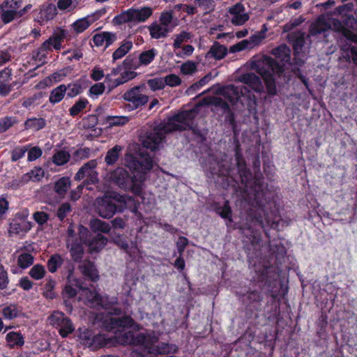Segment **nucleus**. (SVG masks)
Returning <instances> with one entry per match:
<instances>
[{"mask_svg": "<svg viewBox=\"0 0 357 357\" xmlns=\"http://www.w3.org/2000/svg\"><path fill=\"white\" fill-rule=\"evenodd\" d=\"M206 93L210 95L205 97L194 108L183 110L169 118L167 122L160 123L151 132L142 138L143 147L153 151L158 149L167 133L175 130H185L192 127L194 118L198 113V107L203 105L220 106L222 103L223 86L218 84L199 93L197 97Z\"/></svg>", "mask_w": 357, "mask_h": 357, "instance_id": "obj_1", "label": "nucleus"}, {"mask_svg": "<svg viewBox=\"0 0 357 357\" xmlns=\"http://www.w3.org/2000/svg\"><path fill=\"white\" fill-rule=\"evenodd\" d=\"M258 188L255 185L252 195H249L248 199L251 201L252 207L249 209L248 213V226L243 228L242 233L245 238L243 243L245 244L250 243L253 250H257L259 244L261 241V234L257 227H264L265 225H270L271 227H276L282 220L278 217L275 213L271 211L270 213L267 211L271 209V204L267 203L265 204L262 198L265 196L263 190H257Z\"/></svg>", "mask_w": 357, "mask_h": 357, "instance_id": "obj_2", "label": "nucleus"}, {"mask_svg": "<svg viewBox=\"0 0 357 357\" xmlns=\"http://www.w3.org/2000/svg\"><path fill=\"white\" fill-rule=\"evenodd\" d=\"M124 164L132 176L124 168L118 167L112 172L111 179L120 188L139 195L146 175L153 167V160L150 155L140 151L139 159L131 154L126 155Z\"/></svg>", "mask_w": 357, "mask_h": 357, "instance_id": "obj_3", "label": "nucleus"}, {"mask_svg": "<svg viewBox=\"0 0 357 357\" xmlns=\"http://www.w3.org/2000/svg\"><path fill=\"white\" fill-rule=\"evenodd\" d=\"M254 68L263 77L268 94L275 95L277 89L274 75H280L284 72L282 66L273 58L264 56L255 62Z\"/></svg>", "mask_w": 357, "mask_h": 357, "instance_id": "obj_4", "label": "nucleus"}, {"mask_svg": "<svg viewBox=\"0 0 357 357\" xmlns=\"http://www.w3.org/2000/svg\"><path fill=\"white\" fill-rule=\"evenodd\" d=\"M328 29L341 33L346 40L357 43V34L347 29L340 20L335 19H329L326 21L324 17H319L311 24L310 34L311 36L320 34Z\"/></svg>", "mask_w": 357, "mask_h": 357, "instance_id": "obj_5", "label": "nucleus"}, {"mask_svg": "<svg viewBox=\"0 0 357 357\" xmlns=\"http://www.w3.org/2000/svg\"><path fill=\"white\" fill-rule=\"evenodd\" d=\"M22 0H6L0 7V16L2 21L7 24L22 16L29 9L30 4L22 8Z\"/></svg>", "mask_w": 357, "mask_h": 357, "instance_id": "obj_6", "label": "nucleus"}, {"mask_svg": "<svg viewBox=\"0 0 357 357\" xmlns=\"http://www.w3.org/2000/svg\"><path fill=\"white\" fill-rule=\"evenodd\" d=\"M151 15L152 9L149 7H143L141 9L130 8L116 16L114 21L117 24L142 22L146 20Z\"/></svg>", "mask_w": 357, "mask_h": 357, "instance_id": "obj_7", "label": "nucleus"}, {"mask_svg": "<svg viewBox=\"0 0 357 357\" xmlns=\"http://www.w3.org/2000/svg\"><path fill=\"white\" fill-rule=\"evenodd\" d=\"M146 87L144 84L135 86L123 94V98L131 102L132 107L137 109L147 103L149 96L146 94Z\"/></svg>", "mask_w": 357, "mask_h": 357, "instance_id": "obj_8", "label": "nucleus"}, {"mask_svg": "<svg viewBox=\"0 0 357 357\" xmlns=\"http://www.w3.org/2000/svg\"><path fill=\"white\" fill-rule=\"evenodd\" d=\"M49 321L51 325L59 328V333L63 337L74 331L71 321L63 312H54L49 317Z\"/></svg>", "mask_w": 357, "mask_h": 357, "instance_id": "obj_9", "label": "nucleus"}, {"mask_svg": "<svg viewBox=\"0 0 357 357\" xmlns=\"http://www.w3.org/2000/svg\"><path fill=\"white\" fill-rule=\"evenodd\" d=\"M96 211L102 218L109 219L116 213L117 207L111 197L97 198L95 202Z\"/></svg>", "mask_w": 357, "mask_h": 357, "instance_id": "obj_10", "label": "nucleus"}, {"mask_svg": "<svg viewBox=\"0 0 357 357\" xmlns=\"http://www.w3.org/2000/svg\"><path fill=\"white\" fill-rule=\"evenodd\" d=\"M74 284L80 289H82L84 292L86 297V303L91 307L101 306L104 308H107V304L106 299L107 298L102 297L99 295L96 291L89 290L86 288H84L82 286V282L78 279L73 280Z\"/></svg>", "mask_w": 357, "mask_h": 357, "instance_id": "obj_11", "label": "nucleus"}, {"mask_svg": "<svg viewBox=\"0 0 357 357\" xmlns=\"http://www.w3.org/2000/svg\"><path fill=\"white\" fill-rule=\"evenodd\" d=\"M27 214H17L10 223L8 233L10 235L25 234L32 228V223L26 220Z\"/></svg>", "mask_w": 357, "mask_h": 357, "instance_id": "obj_12", "label": "nucleus"}, {"mask_svg": "<svg viewBox=\"0 0 357 357\" xmlns=\"http://www.w3.org/2000/svg\"><path fill=\"white\" fill-rule=\"evenodd\" d=\"M237 294L246 306L256 310H258L261 307L262 296L257 291L245 288L238 291Z\"/></svg>", "mask_w": 357, "mask_h": 357, "instance_id": "obj_13", "label": "nucleus"}, {"mask_svg": "<svg viewBox=\"0 0 357 357\" xmlns=\"http://www.w3.org/2000/svg\"><path fill=\"white\" fill-rule=\"evenodd\" d=\"M96 166L97 162L96 160H89L78 170L75 176V180L80 181L86 177L91 183H96L98 181V173L96 171Z\"/></svg>", "mask_w": 357, "mask_h": 357, "instance_id": "obj_14", "label": "nucleus"}, {"mask_svg": "<svg viewBox=\"0 0 357 357\" xmlns=\"http://www.w3.org/2000/svg\"><path fill=\"white\" fill-rule=\"evenodd\" d=\"M247 90L246 88H243L239 86L228 85L225 86V114L229 112V105L227 102L231 104H234L240 98L241 96H243Z\"/></svg>", "mask_w": 357, "mask_h": 357, "instance_id": "obj_15", "label": "nucleus"}, {"mask_svg": "<svg viewBox=\"0 0 357 357\" xmlns=\"http://www.w3.org/2000/svg\"><path fill=\"white\" fill-rule=\"evenodd\" d=\"M87 229L84 227H81L79 228V234H80V242L75 241L72 243H68L67 246L70 249V252L71 254V257L75 261H79L84 255V250L81 242H84L85 241V235L87 234Z\"/></svg>", "mask_w": 357, "mask_h": 357, "instance_id": "obj_16", "label": "nucleus"}, {"mask_svg": "<svg viewBox=\"0 0 357 357\" xmlns=\"http://www.w3.org/2000/svg\"><path fill=\"white\" fill-rule=\"evenodd\" d=\"M249 266L250 271L255 273L252 276V278L255 280L261 282L267 280L268 274L269 273L270 270L272 269L271 267L261 264V261H259V263L257 264L255 260H250Z\"/></svg>", "mask_w": 357, "mask_h": 357, "instance_id": "obj_17", "label": "nucleus"}, {"mask_svg": "<svg viewBox=\"0 0 357 357\" xmlns=\"http://www.w3.org/2000/svg\"><path fill=\"white\" fill-rule=\"evenodd\" d=\"M239 80L256 92H261L264 89L261 79L254 73L243 74L240 77Z\"/></svg>", "mask_w": 357, "mask_h": 357, "instance_id": "obj_18", "label": "nucleus"}, {"mask_svg": "<svg viewBox=\"0 0 357 357\" xmlns=\"http://www.w3.org/2000/svg\"><path fill=\"white\" fill-rule=\"evenodd\" d=\"M290 49L286 45H282L272 50V54L275 56L277 62L282 66V68L286 63L290 61Z\"/></svg>", "mask_w": 357, "mask_h": 357, "instance_id": "obj_19", "label": "nucleus"}, {"mask_svg": "<svg viewBox=\"0 0 357 357\" xmlns=\"http://www.w3.org/2000/svg\"><path fill=\"white\" fill-rule=\"evenodd\" d=\"M81 273L85 276L89 278L93 281L98 279L97 271L94 265L89 260H84L81 261L78 266Z\"/></svg>", "mask_w": 357, "mask_h": 357, "instance_id": "obj_20", "label": "nucleus"}, {"mask_svg": "<svg viewBox=\"0 0 357 357\" xmlns=\"http://www.w3.org/2000/svg\"><path fill=\"white\" fill-rule=\"evenodd\" d=\"M107 238L102 234H98L89 243V250L91 253L101 250L107 243Z\"/></svg>", "mask_w": 357, "mask_h": 357, "instance_id": "obj_21", "label": "nucleus"}, {"mask_svg": "<svg viewBox=\"0 0 357 357\" xmlns=\"http://www.w3.org/2000/svg\"><path fill=\"white\" fill-rule=\"evenodd\" d=\"M89 227L93 232L99 231L104 234H108L112 229L109 223L98 218L91 220Z\"/></svg>", "mask_w": 357, "mask_h": 357, "instance_id": "obj_22", "label": "nucleus"}, {"mask_svg": "<svg viewBox=\"0 0 357 357\" xmlns=\"http://www.w3.org/2000/svg\"><path fill=\"white\" fill-rule=\"evenodd\" d=\"M70 179L69 177H62L54 183V190L59 196L64 197L70 187Z\"/></svg>", "mask_w": 357, "mask_h": 357, "instance_id": "obj_23", "label": "nucleus"}, {"mask_svg": "<svg viewBox=\"0 0 357 357\" xmlns=\"http://www.w3.org/2000/svg\"><path fill=\"white\" fill-rule=\"evenodd\" d=\"M149 29L151 37L156 39L165 38L170 31L169 27H166L161 24H153Z\"/></svg>", "mask_w": 357, "mask_h": 357, "instance_id": "obj_24", "label": "nucleus"}, {"mask_svg": "<svg viewBox=\"0 0 357 357\" xmlns=\"http://www.w3.org/2000/svg\"><path fill=\"white\" fill-rule=\"evenodd\" d=\"M67 91L66 85L60 84L57 87L54 88L50 93L49 97V101L52 104L59 102L63 100L64 96Z\"/></svg>", "mask_w": 357, "mask_h": 357, "instance_id": "obj_25", "label": "nucleus"}, {"mask_svg": "<svg viewBox=\"0 0 357 357\" xmlns=\"http://www.w3.org/2000/svg\"><path fill=\"white\" fill-rule=\"evenodd\" d=\"M105 344V339L100 335L93 336L91 339H88L87 342L84 343V345L91 350H97L103 347Z\"/></svg>", "mask_w": 357, "mask_h": 357, "instance_id": "obj_26", "label": "nucleus"}, {"mask_svg": "<svg viewBox=\"0 0 357 357\" xmlns=\"http://www.w3.org/2000/svg\"><path fill=\"white\" fill-rule=\"evenodd\" d=\"M122 150L121 146L116 145L109 149L105 158V161L108 165H113L119 158V153Z\"/></svg>", "mask_w": 357, "mask_h": 357, "instance_id": "obj_27", "label": "nucleus"}, {"mask_svg": "<svg viewBox=\"0 0 357 357\" xmlns=\"http://www.w3.org/2000/svg\"><path fill=\"white\" fill-rule=\"evenodd\" d=\"M46 125L45 120L43 118H31L25 121L24 126L26 129H32L39 130L43 128Z\"/></svg>", "mask_w": 357, "mask_h": 357, "instance_id": "obj_28", "label": "nucleus"}, {"mask_svg": "<svg viewBox=\"0 0 357 357\" xmlns=\"http://www.w3.org/2000/svg\"><path fill=\"white\" fill-rule=\"evenodd\" d=\"M132 47L131 41H123L122 45L113 53L112 58L114 61L119 59L125 56Z\"/></svg>", "mask_w": 357, "mask_h": 357, "instance_id": "obj_29", "label": "nucleus"}, {"mask_svg": "<svg viewBox=\"0 0 357 357\" xmlns=\"http://www.w3.org/2000/svg\"><path fill=\"white\" fill-rule=\"evenodd\" d=\"M40 13L46 20H52L56 15L57 8L53 3H45L43 5Z\"/></svg>", "mask_w": 357, "mask_h": 357, "instance_id": "obj_30", "label": "nucleus"}, {"mask_svg": "<svg viewBox=\"0 0 357 357\" xmlns=\"http://www.w3.org/2000/svg\"><path fill=\"white\" fill-rule=\"evenodd\" d=\"M6 341L10 347L15 346H22L24 344L23 337L17 333L10 332L6 335Z\"/></svg>", "mask_w": 357, "mask_h": 357, "instance_id": "obj_31", "label": "nucleus"}, {"mask_svg": "<svg viewBox=\"0 0 357 357\" xmlns=\"http://www.w3.org/2000/svg\"><path fill=\"white\" fill-rule=\"evenodd\" d=\"M198 63L187 61L180 66L181 73L184 75H192L197 70Z\"/></svg>", "mask_w": 357, "mask_h": 357, "instance_id": "obj_32", "label": "nucleus"}, {"mask_svg": "<svg viewBox=\"0 0 357 357\" xmlns=\"http://www.w3.org/2000/svg\"><path fill=\"white\" fill-rule=\"evenodd\" d=\"M207 58H213L220 60L223 58V47L215 42L206 54Z\"/></svg>", "mask_w": 357, "mask_h": 357, "instance_id": "obj_33", "label": "nucleus"}, {"mask_svg": "<svg viewBox=\"0 0 357 357\" xmlns=\"http://www.w3.org/2000/svg\"><path fill=\"white\" fill-rule=\"evenodd\" d=\"M63 259L59 254L51 256L47 261V268L50 272L54 273L63 264Z\"/></svg>", "mask_w": 357, "mask_h": 357, "instance_id": "obj_34", "label": "nucleus"}, {"mask_svg": "<svg viewBox=\"0 0 357 357\" xmlns=\"http://www.w3.org/2000/svg\"><path fill=\"white\" fill-rule=\"evenodd\" d=\"M126 340H124L126 344H145L146 342V337L143 334H138L135 337L133 333L130 331L124 334Z\"/></svg>", "mask_w": 357, "mask_h": 357, "instance_id": "obj_35", "label": "nucleus"}, {"mask_svg": "<svg viewBox=\"0 0 357 357\" xmlns=\"http://www.w3.org/2000/svg\"><path fill=\"white\" fill-rule=\"evenodd\" d=\"M33 264V257L29 253H22L17 258V265L21 268H26Z\"/></svg>", "mask_w": 357, "mask_h": 357, "instance_id": "obj_36", "label": "nucleus"}, {"mask_svg": "<svg viewBox=\"0 0 357 357\" xmlns=\"http://www.w3.org/2000/svg\"><path fill=\"white\" fill-rule=\"evenodd\" d=\"M93 21L94 20H90L89 17H84L74 22L73 26L77 33H82L86 29Z\"/></svg>", "mask_w": 357, "mask_h": 357, "instance_id": "obj_37", "label": "nucleus"}, {"mask_svg": "<svg viewBox=\"0 0 357 357\" xmlns=\"http://www.w3.org/2000/svg\"><path fill=\"white\" fill-rule=\"evenodd\" d=\"M47 44H43L36 50L32 53V58L35 61L45 63V59L46 58V52L49 50L47 47Z\"/></svg>", "mask_w": 357, "mask_h": 357, "instance_id": "obj_38", "label": "nucleus"}, {"mask_svg": "<svg viewBox=\"0 0 357 357\" xmlns=\"http://www.w3.org/2000/svg\"><path fill=\"white\" fill-rule=\"evenodd\" d=\"M191 38V34L187 31H182L181 33L175 36L173 43L174 48H181L182 43L188 41Z\"/></svg>", "mask_w": 357, "mask_h": 357, "instance_id": "obj_39", "label": "nucleus"}, {"mask_svg": "<svg viewBox=\"0 0 357 357\" xmlns=\"http://www.w3.org/2000/svg\"><path fill=\"white\" fill-rule=\"evenodd\" d=\"M70 154L65 151H59L53 156V162L56 165H63L70 160Z\"/></svg>", "mask_w": 357, "mask_h": 357, "instance_id": "obj_40", "label": "nucleus"}, {"mask_svg": "<svg viewBox=\"0 0 357 357\" xmlns=\"http://www.w3.org/2000/svg\"><path fill=\"white\" fill-rule=\"evenodd\" d=\"M155 55L156 52L153 49L144 51L139 55V62L141 64L148 65L153 60Z\"/></svg>", "mask_w": 357, "mask_h": 357, "instance_id": "obj_41", "label": "nucleus"}, {"mask_svg": "<svg viewBox=\"0 0 357 357\" xmlns=\"http://www.w3.org/2000/svg\"><path fill=\"white\" fill-rule=\"evenodd\" d=\"M24 175L28 176L29 181H40L45 176L44 170L40 167H35L29 172L24 174Z\"/></svg>", "mask_w": 357, "mask_h": 357, "instance_id": "obj_42", "label": "nucleus"}, {"mask_svg": "<svg viewBox=\"0 0 357 357\" xmlns=\"http://www.w3.org/2000/svg\"><path fill=\"white\" fill-rule=\"evenodd\" d=\"M45 273L46 271L43 266L36 264L31 268L29 275L32 278L38 280L43 278Z\"/></svg>", "mask_w": 357, "mask_h": 357, "instance_id": "obj_43", "label": "nucleus"}, {"mask_svg": "<svg viewBox=\"0 0 357 357\" xmlns=\"http://www.w3.org/2000/svg\"><path fill=\"white\" fill-rule=\"evenodd\" d=\"M29 182V178L26 175H22L21 178H15L8 183V188L17 190Z\"/></svg>", "mask_w": 357, "mask_h": 357, "instance_id": "obj_44", "label": "nucleus"}, {"mask_svg": "<svg viewBox=\"0 0 357 357\" xmlns=\"http://www.w3.org/2000/svg\"><path fill=\"white\" fill-rule=\"evenodd\" d=\"M147 84L153 91L161 90L165 88L164 78L156 77L147 80Z\"/></svg>", "mask_w": 357, "mask_h": 357, "instance_id": "obj_45", "label": "nucleus"}, {"mask_svg": "<svg viewBox=\"0 0 357 357\" xmlns=\"http://www.w3.org/2000/svg\"><path fill=\"white\" fill-rule=\"evenodd\" d=\"M67 96L70 98L75 97L82 92V86L78 82L70 83L66 86Z\"/></svg>", "mask_w": 357, "mask_h": 357, "instance_id": "obj_46", "label": "nucleus"}, {"mask_svg": "<svg viewBox=\"0 0 357 357\" xmlns=\"http://www.w3.org/2000/svg\"><path fill=\"white\" fill-rule=\"evenodd\" d=\"M163 78L165 86L167 85L170 87H174L181 84V79L175 74H169Z\"/></svg>", "mask_w": 357, "mask_h": 357, "instance_id": "obj_47", "label": "nucleus"}, {"mask_svg": "<svg viewBox=\"0 0 357 357\" xmlns=\"http://www.w3.org/2000/svg\"><path fill=\"white\" fill-rule=\"evenodd\" d=\"M17 123L15 118L6 116L0 120V132H5Z\"/></svg>", "mask_w": 357, "mask_h": 357, "instance_id": "obj_48", "label": "nucleus"}, {"mask_svg": "<svg viewBox=\"0 0 357 357\" xmlns=\"http://www.w3.org/2000/svg\"><path fill=\"white\" fill-rule=\"evenodd\" d=\"M87 103V100L80 99L70 109V114L73 116L77 115L86 107Z\"/></svg>", "mask_w": 357, "mask_h": 357, "instance_id": "obj_49", "label": "nucleus"}, {"mask_svg": "<svg viewBox=\"0 0 357 357\" xmlns=\"http://www.w3.org/2000/svg\"><path fill=\"white\" fill-rule=\"evenodd\" d=\"M55 287V281L49 280L45 285L44 296L49 299H52L55 297V294L53 289Z\"/></svg>", "mask_w": 357, "mask_h": 357, "instance_id": "obj_50", "label": "nucleus"}, {"mask_svg": "<svg viewBox=\"0 0 357 357\" xmlns=\"http://www.w3.org/2000/svg\"><path fill=\"white\" fill-rule=\"evenodd\" d=\"M244 50H252L248 39L243 40L230 47L231 52H237Z\"/></svg>", "mask_w": 357, "mask_h": 357, "instance_id": "obj_51", "label": "nucleus"}, {"mask_svg": "<svg viewBox=\"0 0 357 357\" xmlns=\"http://www.w3.org/2000/svg\"><path fill=\"white\" fill-rule=\"evenodd\" d=\"M72 208L69 203L62 204L57 211V217L60 220H63L67 215L71 211Z\"/></svg>", "mask_w": 357, "mask_h": 357, "instance_id": "obj_52", "label": "nucleus"}, {"mask_svg": "<svg viewBox=\"0 0 357 357\" xmlns=\"http://www.w3.org/2000/svg\"><path fill=\"white\" fill-rule=\"evenodd\" d=\"M3 314L6 319H13L17 317L18 310L15 305H9L3 310Z\"/></svg>", "mask_w": 357, "mask_h": 357, "instance_id": "obj_53", "label": "nucleus"}, {"mask_svg": "<svg viewBox=\"0 0 357 357\" xmlns=\"http://www.w3.org/2000/svg\"><path fill=\"white\" fill-rule=\"evenodd\" d=\"M27 151V149L26 146H17L15 147L11 155V160L13 162H15L20 160L21 158L24 156L25 153Z\"/></svg>", "mask_w": 357, "mask_h": 357, "instance_id": "obj_54", "label": "nucleus"}, {"mask_svg": "<svg viewBox=\"0 0 357 357\" xmlns=\"http://www.w3.org/2000/svg\"><path fill=\"white\" fill-rule=\"evenodd\" d=\"M264 39L257 31L248 38L251 49L261 45Z\"/></svg>", "mask_w": 357, "mask_h": 357, "instance_id": "obj_55", "label": "nucleus"}, {"mask_svg": "<svg viewBox=\"0 0 357 357\" xmlns=\"http://www.w3.org/2000/svg\"><path fill=\"white\" fill-rule=\"evenodd\" d=\"M57 8L61 10L70 11L75 8L72 0H58Z\"/></svg>", "mask_w": 357, "mask_h": 357, "instance_id": "obj_56", "label": "nucleus"}, {"mask_svg": "<svg viewBox=\"0 0 357 357\" xmlns=\"http://www.w3.org/2000/svg\"><path fill=\"white\" fill-rule=\"evenodd\" d=\"M158 351L160 354H169V353H174L176 350V347L175 345L173 344H169L166 343H160L158 346Z\"/></svg>", "mask_w": 357, "mask_h": 357, "instance_id": "obj_57", "label": "nucleus"}, {"mask_svg": "<svg viewBox=\"0 0 357 357\" xmlns=\"http://www.w3.org/2000/svg\"><path fill=\"white\" fill-rule=\"evenodd\" d=\"M249 19V16L247 13L243 11L240 14L237 15L232 16L231 21L233 24L236 25H241L243 24L246 21Z\"/></svg>", "mask_w": 357, "mask_h": 357, "instance_id": "obj_58", "label": "nucleus"}, {"mask_svg": "<svg viewBox=\"0 0 357 357\" xmlns=\"http://www.w3.org/2000/svg\"><path fill=\"white\" fill-rule=\"evenodd\" d=\"M305 44V34L298 33L294 42V48L296 52H299L302 50L303 47Z\"/></svg>", "mask_w": 357, "mask_h": 357, "instance_id": "obj_59", "label": "nucleus"}, {"mask_svg": "<svg viewBox=\"0 0 357 357\" xmlns=\"http://www.w3.org/2000/svg\"><path fill=\"white\" fill-rule=\"evenodd\" d=\"M9 283L8 273L5 268L0 269V289H5L7 288Z\"/></svg>", "mask_w": 357, "mask_h": 357, "instance_id": "obj_60", "label": "nucleus"}, {"mask_svg": "<svg viewBox=\"0 0 357 357\" xmlns=\"http://www.w3.org/2000/svg\"><path fill=\"white\" fill-rule=\"evenodd\" d=\"M195 48L191 45H186L183 47L181 52H176V56L180 58H185L192 54Z\"/></svg>", "mask_w": 357, "mask_h": 357, "instance_id": "obj_61", "label": "nucleus"}, {"mask_svg": "<svg viewBox=\"0 0 357 357\" xmlns=\"http://www.w3.org/2000/svg\"><path fill=\"white\" fill-rule=\"evenodd\" d=\"M188 245V239L184 236H180L176 242L177 250L181 256H182L186 246Z\"/></svg>", "mask_w": 357, "mask_h": 357, "instance_id": "obj_62", "label": "nucleus"}, {"mask_svg": "<svg viewBox=\"0 0 357 357\" xmlns=\"http://www.w3.org/2000/svg\"><path fill=\"white\" fill-rule=\"evenodd\" d=\"M33 219L39 225L45 223L49 218V215L43 211H37L33 215Z\"/></svg>", "mask_w": 357, "mask_h": 357, "instance_id": "obj_63", "label": "nucleus"}, {"mask_svg": "<svg viewBox=\"0 0 357 357\" xmlns=\"http://www.w3.org/2000/svg\"><path fill=\"white\" fill-rule=\"evenodd\" d=\"M42 155V150L37 146L31 148L28 152V160L33 161L40 157Z\"/></svg>", "mask_w": 357, "mask_h": 357, "instance_id": "obj_64", "label": "nucleus"}]
</instances>
